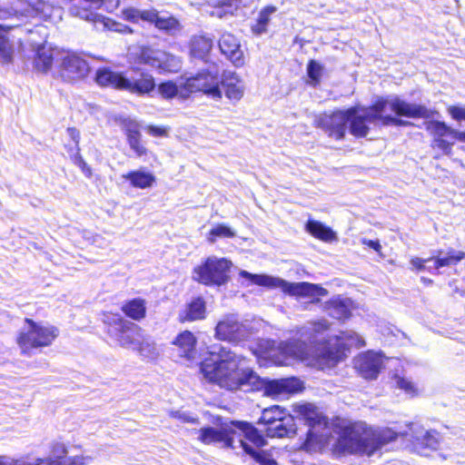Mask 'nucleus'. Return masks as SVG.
<instances>
[{
	"label": "nucleus",
	"mask_w": 465,
	"mask_h": 465,
	"mask_svg": "<svg viewBox=\"0 0 465 465\" xmlns=\"http://www.w3.org/2000/svg\"><path fill=\"white\" fill-rule=\"evenodd\" d=\"M96 10L93 5L84 1L71 5L68 11L70 15L74 17L90 23H97L101 21V15L96 13Z\"/></svg>",
	"instance_id": "nucleus-28"
},
{
	"label": "nucleus",
	"mask_w": 465,
	"mask_h": 465,
	"mask_svg": "<svg viewBox=\"0 0 465 465\" xmlns=\"http://www.w3.org/2000/svg\"><path fill=\"white\" fill-rule=\"evenodd\" d=\"M133 350H137L141 356L148 360H153L159 355L155 343L150 338H144L143 334L138 346Z\"/></svg>",
	"instance_id": "nucleus-43"
},
{
	"label": "nucleus",
	"mask_w": 465,
	"mask_h": 465,
	"mask_svg": "<svg viewBox=\"0 0 465 465\" xmlns=\"http://www.w3.org/2000/svg\"><path fill=\"white\" fill-rule=\"evenodd\" d=\"M66 133L69 135V137L74 142V147L68 149V153H72V152H75L77 147H79L80 133L77 129L74 127L67 128Z\"/></svg>",
	"instance_id": "nucleus-56"
},
{
	"label": "nucleus",
	"mask_w": 465,
	"mask_h": 465,
	"mask_svg": "<svg viewBox=\"0 0 465 465\" xmlns=\"http://www.w3.org/2000/svg\"><path fill=\"white\" fill-rule=\"evenodd\" d=\"M232 425L242 432L245 440L252 442L256 448H262L267 444V440L261 430L246 421H232Z\"/></svg>",
	"instance_id": "nucleus-27"
},
{
	"label": "nucleus",
	"mask_w": 465,
	"mask_h": 465,
	"mask_svg": "<svg viewBox=\"0 0 465 465\" xmlns=\"http://www.w3.org/2000/svg\"><path fill=\"white\" fill-rule=\"evenodd\" d=\"M323 67L314 59H311L307 63V76L306 84L312 87H318L321 84L322 74Z\"/></svg>",
	"instance_id": "nucleus-42"
},
{
	"label": "nucleus",
	"mask_w": 465,
	"mask_h": 465,
	"mask_svg": "<svg viewBox=\"0 0 465 465\" xmlns=\"http://www.w3.org/2000/svg\"><path fill=\"white\" fill-rule=\"evenodd\" d=\"M66 453L67 450L64 445L62 443H56L53 448V454L57 460L43 459L45 462L42 465H62V462L58 460L64 458Z\"/></svg>",
	"instance_id": "nucleus-49"
},
{
	"label": "nucleus",
	"mask_w": 465,
	"mask_h": 465,
	"mask_svg": "<svg viewBox=\"0 0 465 465\" xmlns=\"http://www.w3.org/2000/svg\"><path fill=\"white\" fill-rule=\"evenodd\" d=\"M182 90L181 98L183 99L194 93H203L216 100L223 96L218 74L206 69L188 77L182 84Z\"/></svg>",
	"instance_id": "nucleus-11"
},
{
	"label": "nucleus",
	"mask_w": 465,
	"mask_h": 465,
	"mask_svg": "<svg viewBox=\"0 0 465 465\" xmlns=\"http://www.w3.org/2000/svg\"><path fill=\"white\" fill-rule=\"evenodd\" d=\"M433 258L429 259H421L419 257H414L411 260V264L419 272L428 270L430 272H432L434 271L433 265L432 266H426V263L432 261Z\"/></svg>",
	"instance_id": "nucleus-52"
},
{
	"label": "nucleus",
	"mask_w": 465,
	"mask_h": 465,
	"mask_svg": "<svg viewBox=\"0 0 465 465\" xmlns=\"http://www.w3.org/2000/svg\"><path fill=\"white\" fill-rule=\"evenodd\" d=\"M328 329L329 322L324 319L308 322L298 331L297 338L281 343L280 349L288 357L302 361L315 358L322 369L332 368L339 356L323 344Z\"/></svg>",
	"instance_id": "nucleus-2"
},
{
	"label": "nucleus",
	"mask_w": 465,
	"mask_h": 465,
	"mask_svg": "<svg viewBox=\"0 0 465 465\" xmlns=\"http://www.w3.org/2000/svg\"><path fill=\"white\" fill-rule=\"evenodd\" d=\"M159 94L166 100L173 99L176 96L181 97L182 84L178 86L174 82L171 80L163 81L158 85L156 84Z\"/></svg>",
	"instance_id": "nucleus-44"
},
{
	"label": "nucleus",
	"mask_w": 465,
	"mask_h": 465,
	"mask_svg": "<svg viewBox=\"0 0 465 465\" xmlns=\"http://www.w3.org/2000/svg\"><path fill=\"white\" fill-rule=\"evenodd\" d=\"M44 460L36 459L35 462H25L23 460H15L6 456H0V465H42Z\"/></svg>",
	"instance_id": "nucleus-50"
},
{
	"label": "nucleus",
	"mask_w": 465,
	"mask_h": 465,
	"mask_svg": "<svg viewBox=\"0 0 465 465\" xmlns=\"http://www.w3.org/2000/svg\"><path fill=\"white\" fill-rule=\"evenodd\" d=\"M356 370L367 380H374L378 377L382 366V355L379 352L369 351L361 353L354 360Z\"/></svg>",
	"instance_id": "nucleus-17"
},
{
	"label": "nucleus",
	"mask_w": 465,
	"mask_h": 465,
	"mask_svg": "<svg viewBox=\"0 0 465 465\" xmlns=\"http://www.w3.org/2000/svg\"><path fill=\"white\" fill-rule=\"evenodd\" d=\"M298 412L308 422L310 427L321 424L324 419L322 414L318 411L317 408L311 403L300 405L298 407Z\"/></svg>",
	"instance_id": "nucleus-40"
},
{
	"label": "nucleus",
	"mask_w": 465,
	"mask_h": 465,
	"mask_svg": "<svg viewBox=\"0 0 465 465\" xmlns=\"http://www.w3.org/2000/svg\"><path fill=\"white\" fill-rule=\"evenodd\" d=\"M134 75L125 76L124 91L138 96L150 95L156 89V82L152 74L139 67H131Z\"/></svg>",
	"instance_id": "nucleus-15"
},
{
	"label": "nucleus",
	"mask_w": 465,
	"mask_h": 465,
	"mask_svg": "<svg viewBox=\"0 0 465 465\" xmlns=\"http://www.w3.org/2000/svg\"><path fill=\"white\" fill-rule=\"evenodd\" d=\"M172 417L188 423H196L197 418L193 416L191 413L183 411H175L171 412Z\"/></svg>",
	"instance_id": "nucleus-53"
},
{
	"label": "nucleus",
	"mask_w": 465,
	"mask_h": 465,
	"mask_svg": "<svg viewBox=\"0 0 465 465\" xmlns=\"http://www.w3.org/2000/svg\"><path fill=\"white\" fill-rule=\"evenodd\" d=\"M125 76L124 72H115L108 67H102L96 71L95 81L102 87L124 91Z\"/></svg>",
	"instance_id": "nucleus-21"
},
{
	"label": "nucleus",
	"mask_w": 465,
	"mask_h": 465,
	"mask_svg": "<svg viewBox=\"0 0 465 465\" xmlns=\"http://www.w3.org/2000/svg\"><path fill=\"white\" fill-rule=\"evenodd\" d=\"M361 242L364 244V245H367L369 246L370 248H372L373 250H375L376 252H380V250L381 249V246L379 242V241H373V240H367V239H362L361 240Z\"/></svg>",
	"instance_id": "nucleus-59"
},
{
	"label": "nucleus",
	"mask_w": 465,
	"mask_h": 465,
	"mask_svg": "<svg viewBox=\"0 0 465 465\" xmlns=\"http://www.w3.org/2000/svg\"><path fill=\"white\" fill-rule=\"evenodd\" d=\"M450 116H465V108L459 105H451L448 108Z\"/></svg>",
	"instance_id": "nucleus-57"
},
{
	"label": "nucleus",
	"mask_w": 465,
	"mask_h": 465,
	"mask_svg": "<svg viewBox=\"0 0 465 465\" xmlns=\"http://www.w3.org/2000/svg\"><path fill=\"white\" fill-rule=\"evenodd\" d=\"M249 334L247 325L239 322L234 314L226 315L215 328V336L223 341H239L247 339Z\"/></svg>",
	"instance_id": "nucleus-16"
},
{
	"label": "nucleus",
	"mask_w": 465,
	"mask_h": 465,
	"mask_svg": "<svg viewBox=\"0 0 465 465\" xmlns=\"http://www.w3.org/2000/svg\"><path fill=\"white\" fill-rule=\"evenodd\" d=\"M397 437L398 433L389 428L372 430L363 422L355 423L342 430L334 445V450L339 454L371 456Z\"/></svg>",
	"instance_id": "nucleus-3"
},
{
	"label": "nucleus",
	"mask_w": 465,
	"mask_h": 465,
	"mask_svg": "<svg viewBox=\"0 0 465 465\" xmlns=\"http://www.w3.org/2000/svg\"><path fill=\"white\" fill-rule=\"evenodd\" d=\"M441 125L446 124L443 122L430 121L426 124V128L434 137L432 146L442 151L444 154L450 155L451 153V147L454 143V140L447 138L446 135H440L435 132V130Z\"/></svg>",
	"instance_id": "nucleus-29"
},
{
	"label": "nucleus",
	"mask_w": 465,
	"mask_h": 465,
	"mask_svg": "<svg viewBox=\"0 0 465 465\" xmlns=\"http://www.w3.org/2000/svg\"><path fill=\"white\" fill-rule=\"evenodd\" d=\"M205 302L203 298L197 297L193 299L185 311L183 321H196L205 318Z\"/></svg>",
	"instance_id": "nucleus-39"
},
{
	"label": "nucleus",
	"mask_w": 465,
	"mask_h": 465,
	"mask_svg": "<svg viewBox=\"0 0 465 465\" xmlns=\"http://www.w3.org/2000/svg\"><path fill=\"white\" fill-rule=\"evenodd\" d=\"M134 62L138 64L156 66L160 63L157 51L150 46H142L134 56Z\"/></svg>",
	"instance_id": "nucleus-41"
},
{
	"label": "nucleus",
	"mask_w": 465,
	"mask_h": 465,
	"mask_svg": "<svg viewBox=\"0 0 465 465\" xmlns=\"http://www.w3.org/2000/svg\"><path fill=\"white\" fill-rule=\"evenodd\" d=\"M58 3H62V4H67V3H70L72 2L73 0H56Z\"/></svg>",
	"instance_id": "nucleus-64"
},
{
	"label": "nucleus",
	"mask_w": 465,
	"mask_h": 465,
	"mask_svg": "<svg viewBox=\"0 0 465 465\" xmlns=\"http://www.w3.org/2000/svg\"><path fill=\"white\" fill-rule=\"evenodd\" d=\"M78 460V458H74V460L70 461L68 465H82L83 462H79Z\"/></svg>",
	"instance_id": "nucleus-61"
},
{
	"label": "nucleus",
	"mask_w": 465,
	"mask_h": 465,
	"mask_svg": "<svg viewBox=\"0 0 465 465\" xmlns=\"http://www.w3.org/2000/svg\"><path fill=\"white\" fill-rule=\"evenodd\" d=\"M362 110L363 109L360 105H354L347 110L334 111L331 116H357L359 112Z\"/></svg>",
	"instance_id": "nucleus-55"
},
{
	"label": "nucleus",
	"mask_w": 465,
	"mask_h": 465,
	"mask_svg": "<svg viewBox=\"0 0 465 465\" xmlns=\"http://www.w3.org/2000/svg\"><path fill=\"white\" fill-rule=\"evenodd\" d=\"M58 75L64 82L74 83L84 78L89 72L87 61L79 54L67 52L57 67Z\"/></svg>",
	"instance_id": "nucleus-13"
},
{
	"label": "nucleus",
	"mask_w": 465,
	"mask_h": 465,
	"mask_svg": "<svg viewBox=\"0 0 465 465\" xmlns=\"http://www.w3.org/2000/svg\"><path fill=\"white\" fill-rule=\"evenodd\" d=\"M124 178L130 181L134 187L145 189L151 187L155 181L154 176L146 172L134 171L124 175Z\"/></svg>",
	"instance_id": "nucleus-38"
},
{
	"label": "nucleus",
	"mask_w": 465,
	"mask_h": 465,
	"mask_svg": "<svg viewBox=\"0 0 465 465\" xmlns=\"http://www.w3.org/2000/svg\"><path fill=\"white\" fill-rule=\"evenodd\" d=\"M218 45L221 52L235 65L244 64L243 53L237 37L232 33L225 32L219 38Z\"/></svg>",
	"instance_id": "nucleus-20"
},
{
	"label": "nucleus",
	"mask_w": 465,
	"mask_h": 465,
	"mask_svg": "<svg viewBox=\"0 0 465 465\" xmlns=\"http://www.w3.org/2000/svg\"><path fill=\"white\" fill-rule=\"evenodd\" d=\"M53 5L44 0L29 2L26 12L31 16L39 17L45 21L51 19Z\"/></svg>",
	"instance_id": "nucleus-37"
},
{
	"label": "nucleus",
	"mask_w": 465,
	"mask_h": 465,
	"mask_svg": "<svg viewBox=\"0 0 465 465\" xmlns=\"http://www.w3.org/2000/svg\"><path fill=\"white\" fill-rule=\"evenodd\" d=\"M218 6L222 8L236 9L237 0H219Z\"/></svg>",
	"instance_id": "nucleus-58"
},
{
	"label": "nucleus",
	"mask_w": 465,
	"mask_h": 465,
	"mask_svg": "<svg viewBox=\"0 0 465 465\" xmlns=\"http://www.w3.org/2000/svg\"><path fill=\"white\" fill-rule=\"evenodd\" d=\"M121 124L125 131L131 149L137 156L144 155L146 153V149L141 143V133L139 131L138 123L131 118H124L122 119Z\"/></svg>",
	"instance_id": "nucleus-23"
},
{
	"label": "nucleus",
	"mask_w": 465,
	"mask_h": 465,
	"mask_svg": "<svg viewBox=\"0 0 465 465\" xmlns=\"http://www.w3.org/2000/svg\"><path fill=\"white\" fill-rule=\"evenodd\" d=\"M58 334L56 327L26 318L16 341L22 353L30 354L33 349L51 345Z\"/></svg>",
	"instance_id": "nucleus-6"
},
{
	"label": "nucleus",
	"mask_w": 465,
	"mask_h": 465,
	"mask_svg": "<svg viewBox=\"0 0 465 465\" xmlns=\"http://www.w3.org/2000/svg\"><path fill=\"white\" fill-rule=\"evenodd\" d=\"M122 310L129 318L134 321H141L146 314L145 302L139 298L133 299L125 302Z\"/></svg>",
	"instance_id": "nucleus-36"
},
{
	"label": "nucleus",
	"mask_w": 465,
	"mask_h": 465,
	"mask_svg": "<svg viewBox=\"0 0 465 465\" xmlns=\"http://www.w3.org/2000/svg\"><path fill=\"white\" fill-rule=\"evenodd\" d=\"M235 232L224 223H219L211 229L207 236V240L211 243H214L216 238H233Z\"/></svg>",
	"instance_id": "nucleus-45"
},
{
	"label": "nucleus",
	"mask_w": 465,
	"mask_h": 465,
	"mask_svg": "<svg viewBox=\"0 0 465 465\" xmlns=\"http://www.w3.org/2000/svg\"><path fill=\"white\" fill-rule=\"evenodd\" d=\"M339 339L346 342L348 346H356L360 348L365 345L363 339L353 331L341 332Z\"/></svg>",
	"instance_id": "nucleus-46"
},
{
	"label": "nucleus",
	"mask_w": 465,
	"mask_h": 465,
	"mask_svg": "<svg viewBox=\"0 0 465 465\" xmlns=\"http://www.w3.org/2000/svg\"><path fill=\"white\" fill-rule=\"evenodd\" d=\"M108 335L124 348H136L142 339L143 331L137 324L124 320L117 314L105 315Z\"/></svg>",
	"instance_id": "nucleus-9"
},
{
	"label": "nucleus",
	"mask_w": 465,
	"mask_h": 465,
	"mask_svg": "<svg viewBox=\"0 0 465 465\" xmlns=\"http://www.w3.org/2000/svg\"><path fill=\"white\" fill-rule=\"evenodd\" d=\"M238 446L242 448L244 452L249 454L260 465H278L269 453L263 450H255L241 437L238 440Z\"/></svg>",
	"instance_id": "nucleus-35"
},
{
	"label": "nucleus",
	"mask_w": 465,
	"mask_h": 465,
	"mask_svg": "<svg viewBox=\"0 0 465 465\" xmlns=\"http://www.w3.org/2000/svg\"><path fill=\"white\" fill-rule=\"evenodd\" d=\"M100 240H101V236H99V235H95V236L94 237V244H97L98 246H100V247H101L102 245L99 243V241H100Z\"/></svg>",
	"instance_id": "nucleus-62"
},
{
	"label": "nucleus",
	"mask_w": 465,
	"mask_h": 465,
	"mask_svg": "<svg viewBox=\"0 0 465 465\" xmlns=\"http://www.w3.org/2000/svg\"><path fill=\"white\" fill-rule=\"evenodd\" d=\"M258 381L259 383L255 386H251L250 391L263 390L264 394L271 397L293 393L302 391L303 388L302 382L295 377L269 380L259 376Z\"/></svg>",
	"instance_id": "nucleus-14"
},
{
	"label": "nucleus",
	"mask_w": 465,
	"mask_h": 465,
	"mask_svg": "<svg viewBox=\"0 0 465 465\" xmlns=\"http://www.w3.org/2000/svg\"><path fill=\"white\" fill-rule=\"evenodd\" d=\"M371 118H351L350 130L351 133L359 137L365 136L368 133L366 120ZM382 120L383 125H407L409 123L401 118H379ZM350 118H319L317 125L322 128L330 137L340 140L344 136L346 130V122Z\"/></svg>",
	"instance_id": "nucleus-7"
},
{
	"label": "nucleus",
	"mask_w": 465,
	"mask_h": 465,
	"mask_svg": "<svg viewBox=\"0 0 465 465\" xmlns=\"http://www.w3.org/2000/svg\"><path fill=\"white\" fill-rule=\"evenodd\" d=\"M349 299L333 298L325 303L328 314L337 320H345L351 316Z\"/></svg>",
	"instance_id": "nucleus-30"
},
{
	"label": "nucleus",
	"mask_w": 465,
	"mask_h": 465,
	"mask_svg": "<svg viewBox=\"0 0 465 465\" xmlns=\"http://www.w3.org/2000/svg\"><path fill=\"white\" fill-rule=\"evenodd\" d=\"M396 384L398 388L403 390L406 393L413 394L415 392V388L412 382L404 378L397 377Z\"/></svg>",
	"instance_id": "nucleus-54"
},
{
	"label": "nucleus",
	"mask_w": 465,
	"mask_h": 465,
	"mask_svg": "<svg viewBox=\"0 0 465 465\" xmlns=\"http://www.w3.org/2000/svg\"><path fill=\"white\" fill-rule=\"evenodd\" d=\"M257 424L269 438H292L297 432L293 416L279 405L264 409Z\"/></svg>",
	"instance_id": "nucleus-8"
},
{
	"label": "nucleus",
	"mask_w": 465,
	"mask_h": 465,
	"mask_svg": "<svg viewBox=\"0 0 465 465\" xmlns=\"http://www.w3.org/2000/svg\"><path fill=\"white\" fill-rule=\"evenodd\" d=\"M190 55L195 59L207 61L213 48V40L205 35H193L189 41Z\"/></svg>",
	"instance_id": "nucleus-25"
},
{
	"label": "nucleus",
	"mask_w": 465,
	"mask_h": 465,
	"mask_svg": "<svg viewBox=\"0 0 465 465\" xmlns=\"http://www.w3.org/2000/svg\"><path fill=\"white\" fill-rule=\"evenodd\" d=\"M305 229L312 236L324 242H331L336 239V233L319 221L309 220L305 224Z\"/></svg>",
	"instance_id": "nucleus-32"
},
{
	"label": "nucleus",
	"mask_w": 465,
	"mask_h": 465,
	"mask_svg": "<svg viewBox=\"0 0 465 465\" xmlns=\"http://www.w3.org/2000/svg\"><path fill=\"white\" fill-rule=\"evenodd\" d=\"M117 31H119L121 33H128V34L133 33V29L128 25H123L122 28L117 29Z\"/></svg>",
	"instance_id": "nucleus-60"
},
{
	"label": "nucleus",
	"mask_w": 465,
	"mask_h": 465,
	"mask_svg": "<svg viewBox=\"0 0 465 465\" xmlns=\"http://www.w3.org/2000/svg\"><path fill=\"white\" fill-rule=\"evenodd\" d=\"M198 440L204 444L223 443L224 447L236 449L238 440L234 438V432L230 435L227 430H219L213 427H204L198 430Z\"/></svg>",
	"instance_id": "nucleus-19"
},
{
	"label": "nucleus",
	"mask_w": 465,
	"mask_h": 465,
	"mask_svg": "<svg viewBox=\"0 0 465 465\" xmlns=\"http://www.w3.org/2000/svg\"><path fill=\"white\" fill-rule=\"evenodd\" d=\"M435 132L440 135H446L450 140H458L465 143V132L456 131L447 125H441L438 127Z\"/></svg>",
	"instance_id": "nucleus-47"
},
{
	"label": "nucleus",
	"mask_w": 465,
	"mask_h": 465,
	"mask_svg": "<svg viewBox=\"0 0 465 465\" xmlns=\"http://www.w3.org/2000/svg\"><path fill=\"white\" fill-rule=\"evenodd\" d=\"M216 358L205 359L200 366L203 377L228 391H250L259 383V375L246 365V358L226 347L212 351Z\"/></svg>",
	"instance_id": "nucleus-1"
},
{
	"label": "nucleus",
	"mask_w": 465,
	"mask_h": 465,
	"mask_svg": "<svg viewBox=\"0 0 465 465\" xmlns=\"http://www.w3.org/2000/svg\"><path fill=\"white\" fill-rule=\"evenodd\" d=\"M145 131L152 136L166 137L168 136L170 128L164 125H148L145 127Z\"/></svg>",
	"instance_id": "nucleus-51"
},
{
	"label": "nucleus",
	"mask_w": 465,
	"mask_h": 465,
	"mask_svg": "<svg viewBox=\"0 0 465 465\" xmlns=\"http://www.w3.org/2000/svg\"><path fill=\"white\" fill-rule=\"evenodd\" d=\"M421 281L425 283V284H431L432 283V280L430 279H427L425 277H421Z\"/></svg>",
	"instance_id": "nucleus-63"
},
{
	"label": "nucleus",
	"mask_w": 465,
	"mask_h": 465,
	"mask_svg": "<svg viewBox=\"0 0 465 465\" xmlns=\"http://www.w3.org/2000/svg\"><path fill=\"white\" fill-rule=\"evenodd\" d=\"M232 262L225 258L208 257L193 270V280L204 285H223L228 279Z\"/></svg>",
	"instance_id": "nucleus-10"
},
{
	"label": "nucleus",
	"mask_w": 465,
	"mask_h": 465,
	"mask_svg": "<svg viewBox=\"0 0 465 465\" xmlns=\"http://www.w3.org/2000/svg\"><path fill=\"white\" fill-rule=\"evenodd\" d=\"M58 51L54 48L45 45L38 46L34 55V68L38 72L47 73L52 69Z\"/></svg>",
	"instance_id": "nucleus-26"
},
{
	"label": "nucleus",
	"mask_w": 465,
	"mask_h": 465,
	"mask_svg": "<svg viewBox=\"0 0 465 465\" xmlns=\"http://www.w3.org/2000/svg\"><path fill=\"white\" fill-rule=\"evenodd\" d=\"M465 257V252L462 251H455L453 249H450L448 251L446 255H443L442 251H438L437 255H435L433 258V269L434 271L450 265L457 264L459 262H460Z\"/></svg>",
	"instance_id": "nucleus-33"
},
{
	"label": "nucleus",
	"mask_w": 465,
	"mask_h": 465,
	"mask_svg": "<svg viewBox=\"0 0 465 465\" xmlns=\"http://www.w3.org/2000/svg\"><path fill=\"white\" fill-rule=\"evenodd\" d=\"M10 26H3L0 25V59L3 64H10L13 62L14 47L11 40L7 36Z\"/></svg>",
	"instance_id": "nucleus-34"
},
{
	"label": "nucleus",
	"mask_w": 465,
	"mask_h": 465,
	"mask_svg": "<svg viewBox=\"0 0 465 465\" xmlns=\"http://www.w3.org/2000/svg\"><path fill=\"white\" fill-rule=\"evenodd\" d=\"M173 344L175 346L178 356L187 360L194 358L196 354V339L191 331H184L178 334Z\"/></svg>",
	"instance_id": "nucleus-24"
},
{
	"label": "nucleus",
	"mask_w": 465,
	"mask_h": 465,
	"mask_svg": "<svg viewBox=\"0 0 465 465\" xmlns=\"http://www.w3.org/2000/svg\"><path fill=\"white\" fill-rule=\"evenodd\" d=\"M277 11V7L272 5L263 6L258 13L254 24L251 25V32L254 35H261L268 31V25L272 20V15Z\"/></svg>",
	"instance_id": "nucleus-31"
},
{
	"label": "nucleus",
	"mask_w": 465,
	"mask_h": 465,
	"mask_svg": "<svg viewBox=\"0 0 465 465\" xmlns=\"http://www.w3.org/2000/svg\"><path fill=\"white\" fill-rule=\"evenodd\" d=\"M121 18L132 24L146 23L168 35H175L183 30L177 17L173 15L163 16L154 7L138 9L134 6H126L121 10Z\"/></svg>",
	"instance_id": "nucleus-5"
},
{
	"label": "nucleus",
	"mask_w": 465,
	"mask_h": 465,
	"mask_svg": "<svg viewBox=\"0 0 465 465\" xmlns=\"http://www.w3.org/2000/svg\"><path fill=\"white\" fill-rule=\"evenodd\" d=\"M240 276L251 280L252 282L257 285L280 288L283 292L292 296L314 298L328 294V291L319 284L305 282H289L281 278L264 274H252L243 270L240 272Z\"/></svg>",
	"instance_id": "nucleus-4"
},
{
	"label": "nucleus",
	"mask_w": 465,
	"mask_h": 465,
	"mask_svg": "<svg viewBox=\"0 0 465 465\" xmlns=\"http://www.w3.org/2000/svg\"><path fill=\"white\" fill-rule=\"evenodd\" d=\"M225 96L234 102L242 99L244 93V87L242 79L235 73L223 74L220 80Z\"/></svg>",
	"instance_id": "nucleus-22"
},
{
	"label": "nucleus",
	"mask_w": 465,
	"mask_h": 465,
	"mask_svg": "<svg viewBox=\"0 0 465 465\" xmlns=\"http://www.w3.org/2000/svg\"><path fill=\"white\" fill-rule=\"evenodd\" d=\"M70 157H71L72 161L74 162V163L75 165H77L82 170L83 173L86 177L89 178L92 176V170L87 165V163H85L84 158L82 157V155L80 153V147H77L75 152H72V153H70Z\"/></svg>",
	"instance_id": "nucleus-48"
},
{
	"label": "nucleus",
	"mask_w": 465,
	"mask_h": 465,
	"mask_svg": "<svg viewBox=\"0 0 465 465\" xmlns=\"http://www.w3.org/2000/svg\"><path fill=\"white\" fill-rule=\"evenodd\" d=\"M390 106L397 116H431L426 106L422 104H409L398 96L391 99L378 96L370 106L372 116H382V112Z\"/></svg>",
	"instance_id": "nucleus-12"
},
{
	"label": "nucleus",
	"mask_w": 465,
	"mask_h": 465,
	"mask_svg": "<svg viewBox=\"0 0 465 465\" xmlns=\"http://www.w3.org/2000/svg\"><path fill=\"white\" fill-rule=\"evenodd\" d=\"M408 426L410 431H405L403 434L411 435L414 440V446L419 451L425 449L435 450L440 447V438L436 430H424L421 426L416 423H410Z\"/></svg>",
	"instance_id": "nucleus-18"
}]
</instances>
